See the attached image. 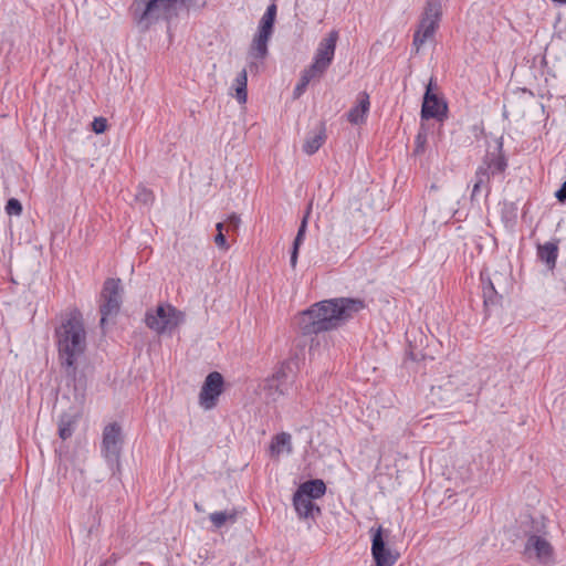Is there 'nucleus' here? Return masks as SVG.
I'll list each match as a JSON object with an SVG mask.
<instances>
[{
  "label": "nucleus",
  "instance_id": "nucleus-12",
  "mask_svg": "<svg viewBox=\"0 0 566 566\" xmlns=\"http://www.w3.org/2000/svg\"><path fill=\"white\" fill-rule=\"evenodd\" d=\"M223 391V377L218 371L210 373L200 389L199 405L205 410H210L217 406L218 399Z\"/></svg>",
  "mask_w": 566,
  "mask_h": 566
},
{
  "label": "nucleus",
  "instance_id": "nucleus-8",
  "mask_svg": "<svg viewBox=\"0 0 566 566\" xmlns=\"http://www.w3.org/2000/svg\"><path fill=\"white\" fill-rule=\"evenodd\" d=\"M122 444L120 426L115 422L107 424L103 431L102 453L113 472L119 469Z\"/></svg>",
  "mask_w": 566,
  "mask_h": 566
},
{
  "label": "nucleus",
  "instance_id": "nucleus-21",
  "mask_svg": "<svg viewBox=\"0 0 566 566\" xmlns=\"http://www.w3.org/2000/svg\"><path fill=\"white\" fill-rule=\"evenodd\" d=\"M296 491L316 500L325 494L326 485L322 480H311L302 483Z\"/></svg>",
  "mask_w": 566,
  "mask_h": 566
},
{
  "label": "nucleus",
  "instance_id": "nucleus-28",
  "mask_svg": "<svg viewBox=\"0 0 566 566\" xmlns=\"http://www.w3.org/2000/svg\"><path fill=\"white\" fill-rule=\"evenodd\" d=\"M275 394L279 396L283 394L282 390H279V381L277 379H272L269 381L266 388H265V395L268 399H271L272 401L276 400Z\"/></svg>",
  "mask_w": 566,
  "mask_h": 566
},
{
  "label": "nucleus",
  "instance_id": "nucleus-29",
  "mask_svg": "<svg viewBox=\"0 0 566 566\" xmlns=\"http://www.w3.org/2000/svg\"><path fill=\"white\" fill-rule=\"evenodd\" d=\"M481 277L484 283L483 295L485 298V303H488L489 301H492V296H493V294H495V289H494L493 282L490 279L488 280V282L484 281L483 273H481Z\"/></svg>",
  "mask_w": 566,
  "mask_h": 566
},
{
  "label": "nucleus",
  "instance_id": "nucleus-33",
  "mask_svg": "<svg viewBox=\"0 0 566 566\" xmlns=\"http://www.w3.org/2000/svg\"><path fill=\"white\" fill-rule=\"evenodd\" d=\"M229 226L233 227L234 229L239 227L240 224V218L237 214H231L228 218Z\"/></svg>",
  "mask_w": 566,
  "mask_h": 566
},
{
  "label": "nucleus",
  "instance_id": "nucleus-9",
  "mask_svg": "<svg viewBox=\"0 0 566 566\" xmlns=\"http://www.w3.org/2000/svg\"><path fill=\"white\" fill-rule=\"evenodd\" d=\"M447 103L440 97V90L433 78L430 77L423 96L421 117L423 119L443 120L447 117Z\"/></svg>",
  "mask_w": 566,
  "mask_h": 566
},
{
  "label": "nucleus",
  "instance_id": "nucleus-36",
  "mask_svg": "<svg viewBox=\"0 0 566 566\" xmlns=\"http://www.w3.org/2000/svg\"><path fill=\"white\" fill-rule=\"evenodd\" d=\"M195 509H196L197 511H201V509H200V506H199L198 504H195Z\"/></svg>",
  "mask_w": 566,
  "mask_h": 566
},
{
  "label": "nucleus",
  "instance_id": "nucleus-20",
  "mask_svg": "<svg viewBox=\"0 0 566 566\" xmlns=\"http://www.w3.org/2000/svg\"><path fill=\"white\" fill-rule=\"evenodd\" d=\"M537 255L539 260L546 264L548 270H553L556 265L558 256V247L555 242H546L537 247Z\"/></svg>",
  "mask_w": 566,
  "mask_h": 566
},
{
  "label": "nucleus",
  "instance_id": "nucleus-35",
  "mask_svg": "<svg viewBox=\"0 0 566 566\" xmlns=\"http://www.w3.org/2000/svg\"><path fill=\"white\" fill-rule=\"evenodd\" d=\"M553 2L566 3V0H552Z\"/></svg>",
  "mask_w": 566,
  "mask_h": 566
},
{
  "label": "nucleus",
  "instance_id": "nucleus-4",
  "mask_svg": "<svg viewBox=\"0 0 566 566\" xmlns=\"http://www.w3.org/2000/svg\"><path fill=\"white\" fill-rule=\"evenodd\" d=\"M467 379L468 377L463 373L441 379L430 389L432 402L446 405L465 396H471L474 387H469Z\"/></svg>",
  "mask_w": 566,
  "mask_h": 566
},
{
  "label": "nucleus",
  "instance_id": "nucleus-22",
  "mask_svg": "<svg viewBox=\"0 0 566 566\" xmlns=\"http://www.w3.org/2000/svg\"><path fill=\"white\" fill-rule=\"evenodd\" d=\"M324 142H325V132H324V128H321L318 132L313 133L307 136V138L303 145V150L307 155H313L321 148V146L324 144Z\"/></svg>",
  "mask_w": 566,
  "mask_h": 566
},
{
  "label": "nucleus",
  "instance_id": "nucleus-13",
  "mask_svg": "<svg viewBox=\"0 0 566 566\" xmlns=\"http://www.w3.org/2000/svg\"><path fill=\"white\" fill-rule=\"evenodd\" d=\"M338 36V31L332 30L319 41L314 54L312 71H324L331 65Z\"/></svg>",
  "mask_w": 566,
  "mask_h": 566
},
{
  "label": "nucleus",
  "instance_id": "nucleus-25",
  "mask_svg": "<svg viewBox=\"0 0 566 566\" xmlns=\"http://www.w3.org/2000/svg\"><path fill=\"white\" fill-rule=\"evenodd\" d=\"M75 427V420L71 416H63L59 422V436L61 439H69Z\"/></svg>",
  "mask_w": 566,
  "mask_h": 566
},
{
  "label": "nucleus",
  "instance_id": "nucleus-14",
  "mask_svg": "<svg viewBox=\"0 0 566 566\" xmlns=\"http://www.w3.org/2000/svg\"><path fill=\"white\" fill-rule=\"evenodd\" d=\"M525 554L530 558H536L539 563L548 564L553 560L554 552L546 538L531 535L525 545Z\"/></svg>",
  "mask_w": 566,
  "mask_h": 566
},
{
  "label": "nucleus",
  "instance_id": "nucleus-26",
  "mask_svg": "<svg viewBox=\"0 0 566 566\" xmlns=\"http://www.w3.org/2000/svg\"><path fill=\"white\" fill-rule=\"evenodd\" d=\"M314 75H315V73H305L301 77L300 82L296 84L294 92H293L294 98H298L305 92L307 85L313 80Z\"/></svg>",
  "mask_w": 566,
  "mask_h": 566
},
{
  "label": "nucleus",
  "instance_id": "nucleus-5",
  "mask_svg": "<svg viewBox=\"0 0 566 566\" xmlns=\"http://www.w3.org/2000/svg\"><path fill=\"white\" fill-rule=\"evenodd\" d=\"M442 14L440 0H427L423 13L419 21L418 28L413 34V49L419 52L426 44H430L434 40L436 31Z\"/></svg>",
  "mask_w": 566,
  "mask_h": 566
},
{
  "label": "nucleus",
  "instance_id": "nucleus-24",
  "mask_svg": "<svg viewBox=\"0 0 566 566\" xmlns=\"http://www.w3.org/2000/svg\"><path fill=\"white\" fill-rule=\"evenodd\" d=\"M209 518L216 528H220L228 522L234 523L237 514L234 512L219 511L211 513Z\"/></svg>",
  "mask_w": 566,
  "mask_h": 566
},
{
  "label": "nucleus",
  "instance_id": "nucleus-18",
  "mask_svg": "<svg viewBox=\"0 0 566 566\" xmlns=\"http://www.w3.org/2000/svg\"><path fill=\"white\" fill-rule=\"evenodd\" d=\"M229 95L234 97L240 105H244L248 101V76L247 73H237L229 81Z\"/></svg>",
  "mask_w": 566,
  "mask_h": 566
},
{
  "label": "nucleus",
  "instance_id": "nucleus-1",
  "mask_svg": "<svg viewBox=\"0 0 566 566\" xmlns=\"http://www.w3.org/2000/svg\"><path fill=\"white\" fill-rule=\"evenodd\" d=\"M363 308L364 303L355 298L322 301L301 314V328L304 334L329 331L336 328Z\"/></svg>",
  "mask_w": 566,
  "mask_h": 566
},
{
  "label": "nucleus",
  "instance_id": "nucleus-2",
  "mask_svg": "<svg viewBox=\"0 0 566 566\" xmlns=\"http://www.w3.org/2000/svg\"><path fill=\"white\" fill-rule=\"evenodd\" d=\"M59 358L63 366L74 373L77 359L86 348V331L77 313H71L55 329Z\"/></svg>",
  "mask_w": 566,
  "mask_h": 566
},
{
  "label": "nucleus",
  "instance_id": "nucleus-11",
  "mask_svg": "<svg viewBox=\"0 0 566 566\" xmlns=\"http://www.w3.org/2000/svg\"><path fill=\"white\" fill-rule=\"evenodd\" d=\"M101 297V324L104 325L107 317L116 315L120 308V281L115 279L106 280Z\"/></svg>",
  "mask_w": 566,
  "mask_h": 566
},
{
  "label": "nucleus",
  "instance_id": "nucleus-32",
  "mask_svg": "<svg viewBox=\"0 0 566 566\" xmlns=\"http://www.w3.org/2000/svg\"><path fill=\"white\" fill-rule=\"evenodd\" d=\"M556 198L559 201L566 200V181L562 185L560 189L556 192Z\"/></svg>",
  "mask_w": 566,
  "mask_h": 566
},
{
  "label": "nucleus",
  "instance_id": "nucleus-27",
  "mask_svg": "<svg viewBox=\"0 0 566 566\" xmlns=\"http://www.w3.org/2000/svg\"><path fill=\"white\" fill-rule=\"evenodd\" d=\"M4 209L9 216H20L22 213V205L15 198L9 199Z\"/></svg>",
  "mask_w": 566,
  "mask_h": 566
},
{
  "label": "nucleus",
  "instance_id": "nucleus-16",
  "mask_svg": "<svg viewBox=\"0 0 566 566\" xmlns=\"http://www.w3.org/2000/svg\"><path fill=\"white\" fill-rule=\"evenodd\" d=\"M370 108L369 95L366 92H360L355 105L347 113V120L353 125H361L366 122Z\"/></svg>",
  "mask_w": 566,
  "mask_h": 566
},
{
  "label": "nucleus",
  "instance_id": "nucleus-15",
  "mask_svg": "<svg viewBox=\"0 0 566 566\" xmlns=\"http://www.w3.org/2000/svg\"><path fill=\"white\" fill-rule=\"evenodd\" d=\"M484 164L486 167L482 166L476 171V182L474 184L473 192H476L485 179L489 178L488 171L491 175H496L502 174L506 168V160L500 153L488 155Z\"/></svg>",
  "mask_w": 566,
  "mask_h": 566
},
{
  "label": "nucleus",
  "instance_id": "nucleus-30",
  "mask_svg": "<svg viewBox=\"0 0 566 566\" xmlns=\"http://www.w3.org/2000/svg\"><path fill=\"white\" fill-rule=\"evenodd\" d=\"M92 129L96 134H103L107 129V120L104 117H96L92 123Z\"/></svg>",
  "mask_w": 566,
  "mask_h": 566
},
{
  "label": "nucleus",
  "instance_id": "nucleus-34",
  "mask_svg": "<svg viewBox=\"0 0 566 566\" xmlns=\"http://www.w3.org/2000/svg\"><path fill=\"white\" fill-rule=\"evenodd\" d=\"M216 228H217L218 233H222L223 223L222 222L217 223Z\"/></svg>",
  "mask_w": 566,
  "mask_h": 566
},
{
  "label": "nucleus",
  "instance_id": "nucleus-23",
  "mask_svg": "<svg viewBox=\"0 0 566 566\" xmlns=\"http://www.w3.org/2000/svg\"><path fill=\"white\" fill-rule=\"evenodd\" d=\"M306 226H307V217H304L302 222H301V226L298 228V231H297V234L295 237L294 243H293V251H292L291 260H290L291 266L293 269L296 266L298 248H300L301 243L304 240V235H305V231H306Z\"/></svg>",
  "mask_w": 566,
  "mask_h": 566
},
{
  "label": "nucleus",
  "instance_id": "nucleus-31",
  "mask_svg": "<svg viewBox=\"0 0 566 566\" xmlns=\"http://www.w3.org/2000/svg\"><path fill=\"white\" fill-rule=\"evenodd\" d=\"M214 242L219 248L228 249V244L223 233H218L214 238Z\"/></svg>",
  "mask_w": 566,
  "mask_h": 566
},
{
  "label": "nucleus",
  "instance_id": "nucleus-19",
  "mask_svg": "<svg viewBox=\"0 0 566 566\" xmlns=\"http://www.w3.org/2000/svg\"><path fill=\"white\" fill-rule=\"evenodd\" d=\"M271 457L279 458L283 453L290 454L292 452V438L290 433L281 432L274 436L270 443Z\"/></svg>",
  "mask_w": 566,
  "mask_h": 566
},
{
  "label": "nucleus",
  "instance_id": "nucleus-10",
  "mask_svg": "<svg viewBox=\"0 0 566 566\" xmlns=\"http://www.w3.org/2000/svg\"><path fill=\"white\" fill-rule=\"evenodd\" d=\"M371 534V556L375 566H394L399 555L395 553L386 544L389 531H385L381 526L370 528Z\"/></svg>",
  "mask_w": 566,
  "mask_h": 566
},
{
  "label": "nucleus",
  "instance_id": "nucleus-6",
  "mask_svg": "<svg viewBox=\"0 0 566 566\" xmlns=\"http://www.w3.org/2000/svg\"><path fill=\"white\" fill-rule=\"evenodd\" d=\"M275 17L276 6L272 3L266 8V11L260 20L258 31L252 39L248 52L249 61L255 66L268 55V43L273 34Z\"/></svg>",
  "mask_w": 566,
  "mask_h": 566
},
{
  "label": "nucleus",
  "instance_id": "nucleus-7",
  "mask_svg": "<svg viewBox=\"0 0 566 566\" xmlns=\"http://www.w3.org/2000/svg\"><path fill=\"white\" fill-rule=\"evenodd\" d=\"M184 322V313L170 304H159L146 312L145 323L157 334L171 333Z\"/></svg>",
  "mask_w": 566,
  "mask_h": 566
},
{
  "label": "nucleus",
  "instance_id": "nucleus-17",
  "mask_svg": "<svg viewBox=\"0 0 566 566\" xmlns=\"http://www.w3.org/2000/svg\"><path fill=\"white\" fill-rule=\"evenodd\" d=\"M293 506L300 518L314 520L321 513L313 499L297 491L293 495Z\"/></svg>",
  "mask_w": 566,
  "mask_h": 566
},
{
  "label": "nucleus",
  "instance_id": "nucleus-3",
  "mask_svg": "<svg viewBox=\"0 0 566 566\" xmlns=\"http://www.w3.org/2000/svg\"><path fill=\"white\" fill-rule=\"evenodd\" d=\"M134 17L139 29L147 30L153 24L170 20L182 8L181 0H136Z\"/></svg>",
  "mask_w": 566,
  "mask_h": 566
}]
</instances>
